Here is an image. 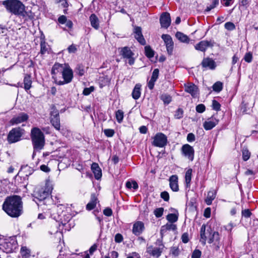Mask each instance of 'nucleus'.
Masks as SVG:
<instances>
[{"label": "nucleus", "instance_id": "bb28decb", "mask_svg": "<svg viewBox=\"0 0 258 258\" xmlns=\"http://www.w3.org/2000/svg\"><path fill=\"white\" fill-rule=\"evenodd\" d=\"M91 25L95 29L99 28V20L97 17L94 14L91 15L89 18Z\"/></svg>", "mask_w": 258, "mask_h": 258}, {"label": "nucleus", "instance_id": "f257e3e1", "mask_svg": "<svg viewBox=\"0 0 258 258\" xmlns=\"http://www.w3.org/2000/svg\"><path fill=\"white\" fill-rule=\"evenodd\" d=\"M3 210L12 218H18L23 212V203L20 196L13 195L8 197L2 206Z\"/></svg>", "mask_w": 258, "mask_h": 258}, {"label": "nucleus", "instance_id": "b1692460", "mask_svg": "<svg viewBox=\"0 0 258 258\" xmlns=\"http://www.w3.org/2000/svg\"><path fill=\"white\" fill-rule=\"evenodd\" d=\"M91 169L94 174L95 178L97 180L99 179L102 176V172L98 164L96 163H92Z\"/></svg>", "mask_w": 258, "mask_h": 258}, {"label": "nucleus", "instance_id": "864d4df0", "mask_svg": "<svg viewBox=\"0 0 258 258\" xmlns=\"http://www.w3.org/2000/svg\"><path fill=\"white\" fill-rule=\"evenodd\" d=\"M201 253V251L200 250L196 249L192 253L191 258H200Z\"/></svg>", "mask_w": 258, "mask_h": 258}, {"label": "nucleus", "instance_id": "338daca9", "mask_svg": "<svg viewBox=\"0 0 258 258\" xmlns=\"http://www.w3.org/2000/svg\"><path fill=\"white\" fill-rule=\"evenodd\" d=\"M181 239L183 243H187L189 240L188 234L186 233H183L181 236Z\"/></svg>", "mask_w": 258, "mask_h": 258}, {"label": "nucleus", "instance_id": "7ed1b4c3", "mask_svg": "<svg viewBox=\"0 0 258 258\" xmlns=\"http://www.w3.org/2000/svg\"><path fill=\"white\" fill-rule=\"evenodd\" d=\"M2 4L8 12L15 15H25V6L20 1L6 0Z\"/></svg>", "mask_w": 258, "mask_h": 258}, {"label": "nucleus", "instance_id": "6e6d98bb", "mask_svg": "<svg viewBox=\"0 0 258 258\" xmlns=\"http://www.w3.org/2000/svg\"><path fill=\"white\" fill-rule=\"evenodd\" d=\"M174 116L177 119L181 118V117H182L183 116V110L180 108L176 110Z\"/></svg>", "mask_w": 258, "mask_h": 258}, {"label": "nucleus", "instance_id": "a18cd8bd", "mask_svg": "<svg viewBox=\"0 0 258 258\" xmlns=\"http://www.w3.org/2000/svg\"><path fill=\"white\" fill-rule=\"evenodd\" d=\"M21 253L23 256L27 257L30 254V250L26 247H22L21 249Z\"/></svg>", "mask_w": 258, "mask_h": 258}, {"label": "nucleus", "instance_id": "c03bdc74", "mask_svg": "<svg viewBox=\"0 0 258 258\" xmlns=\"http://www.w3.org/2000/svg\"><path fill=\"white\" fill-rule=\"evenodd\" d=\"M219 4V0H213L212 4L208 6L206 9L207 12L210 11L211 10L215 8Z\"/></svg>", "mask_w": 258, "mask_h": 258}, {"label": "nucleus", "instance_id": "a211bd4d", "mask_svg": "<svg viewBox=\"0 0 258 258\" xmlns=\"http://www.w3.org/2000/svg\"><path fill=\"white\" fill-rule=\"evenodd\" d=\"M185 91L190 94L193 97H197L199 94V89L197 86L192 83L185 84Z\"/></svg>", "mask_w": 258, "mask_h": 258}, {"label": "nucleus", "instance_id": "72a5a7b5", "mask_svg": "<svg viewBox=\"0 0 258 258\" xmlns=\"http://www.w3.org/2000/svg\"><path fill=\"white\" fill-rule=\"evenodd\" d=\"M192 169L189 168L188 169L185 173V181L186 184V186H189L190 183L191 179V174H192Z\"/></svg>", "mask_w": 258, "mask_h": 258}, {"label": "nucleus", "instance_id": "3c124183", "mask_svg": "<svg viewBox=\"0 0 258 258\" xmlns=\"http://www.w3.org/2000/svg\"><path fill=\"white\" fill-rule=\"evenodd\" d=\"M252 59V55L250 52H248L245 54L244 59L247 62H250Z\"/></svg>", "mask_w": 258, "mask_h": 258}, {"label": "nucleus", "instance_id": "c9c22d12", "mask_svg": "<svg viewBox=\"0 0 258 258\" xmlns=\"http://www.w3.org/2000/svg\"><path fill=\"white\" fill-rule=\"evenodd\" d=\"M166 219L170 223H174L177 221L178 217L174 214H169L167 216Z\"/></svg>", "mask_w": 258, "mask_h": 258}, {"label": "nucleus", "instance_id": "f704fd0d", "mask_svg": "<svg viewBox=\"0 0 258 258\" xmlns=\"http://www.w3.org/2000/svg\"><path fill=\"white\" fill-rule=\"evenodd\" d=\"M222 88L223 84L220 82H217L213 85V89L215 92H219Z\"/></svg>", "mask_w": 258, "mask_h": 258}, {"label": "nucleus", "instance_id": "774afa93", "mask_svg": "<svg viewBox=\"0 0 258 258\" xmlns=\"http://www.w3.org/2000/svg\"><path fill=\"white\" fill-rule=\"evenodd\" d=\"M123 237L120 234H116L115 236V241L116 242H120L122 241Z\"/></svg>", "mask_w": 258, "mask_h": 258}, {"label": "nucleus", "instance_id": "9b49d317", "mask_svg": "<svg viewBox=\"0 0 258 258\" xmlns=\"http://www.w3.org/2000/svg\"><path fill=\"white\" fill-rule=\"evenodd\" d=\"M167 142L166 136L162 133H158L154 137L152 145L155 147L162 148L166 145Z\"/></svg>", "mask_w": 258, "mask_h": 258}, {"label": "nucleus", "instance_id": "393cba45", "mask_svg": "<svg viewBox=\"0 0 258 258\" xmlns=\"http://www.w3.org/2000/svg\"><path fill=\"white\" fill-rule=\"evenodd\" d=\"M202 65L204 68H209L212 70L214 69L216 67L215 61L209 58H204L202 62Z\"/></svg>", "mask_w": 258, "mask_h": 258}, {"label": "nucleus", "instance_id": "7c9ffc66", "mask_svg": "<svg viewBox=\"0 0 258 258\" xmlns=\"http://www.w3.org/2000/svg\"><path fill=\"white\" fill-rule=\"evenodd\" d=\"M32 80L30 75H26L24 79V85L25 90H28L31 87Z\"/></svg>", "mask_w": 258, "mask_h": 258}, {"label": "nucleus", "instance_id": "49530a36", "mask_svg": "<svg viewBox=\"0 0 258 258\" xmlns=\"http://www.w3.org/2000/svg\"><path fill=\"white\" fill-rule=\"evenodd\" d=\"M159 71L158 69H154L150 80L156 81L159 76Z\"/></svg>", "mask_w": 258, "mask_h": 258}, {"label": "nucleus", "instance_id": "e433bc0d", "mask_svg": "<svg viewBox=\"0 0 258 258\" xmlns=\"http://www.w3.org/2000/svg\"><path fill=\"white\" fill-rule=\"evenodd\" d=\"M126 186L128 188H133L134 189H137L139 187L137 182L135 181H133L132 182L127 181L126 182Z\"/></svg>", "mask_w": 258, "mask_h": 258}, {"label": "nucleus", "instance_id": "69168bd1", "mask_svg": "<svg viewBox=\"0 0 258 258\" xmlns=\"http://www.w3.org/2000/svg\"><path fill=\"white\" fill-rule=\"evenodd\" d=\"M69 53H75L77 51V48L75 45L72 44L68 48Z\"/></svg>", "mask_w": 258, "mask_h": 258}, {"label": "nucleus", "instance_id": "1a4fd4ad", "mask_svg": "<svg viewBox=\"0 0 258 258\" xmlns=\"http://www.w3.org/2000/svg\"><path fill=\"white\" fill-rule=\"evenodd\" d=\"M214 231L209 225L203 224L200 230V242L203 245L206 244V241L209 239Z\"/></svg>", "mask_w": 258, "mask_h": 258}, {"label": "nucleus", "instance_id": "c85d7f7f", "mask_svg": "<svg viewBox=\"0 0 258 258\" xmlns=\"http://www.w3.org/2000/svg\"><path fill=\"white\" fill-rule=\"evenodd\" d=\"M97 202V199L95 195H92L90 202L88 203L86 206V208L88 210H91L93 209Z\"/></svg>", "mask_w": 258, "mask_h": 258}, {"label": "nucleus", "instance_id": "6e6552de", "mask_svg": "<svg viewBox=\"0 0 258 258\" xmlns=\"http://www.w3.org/2000/svg\"><path fill=\"white\" fill-rule=\"evenodd\" d=\"M66 64L67 63L60 64L59 63H55L51 69L52 78L56 84H57L59 79L61 78V75L64 70V66L66 65Z\"/></svg>", "mask_w": 258, "mask_h": 258}, {"label": "nucleus", "instance_id": "de8ad7c7", "mask_svg": "<svg viewBox=\"0 0 258 258\" xmlns=\"http://www.w3.org/2000/svg\"><path fill=\"white\" fill-rule=\"evenodd\" d=\"M76 73L79 76H82L85 73V69L82 66L79 65L76 68Z\"/></svg>", "mask_w": 258, "mask_h": 258}, {"label": "nucleus", "instance_id": "5fc2aeb1", "mask_svg": "<svg viewBox=\"0 0 258 258\" xmlns=\"http://www.w3.org/2000/svg\"><path fill=\"white\" fill-rule=\"evenodd\" d=\"M104 134L108 137H111L114 134V132L112 129H105L104 131Z\"/></svg>", "mask_w": 258, "mask_h": 258}, {"label": "nucleus", "instance_id": "09e8293b", "mask_svg": "<svg viewBox=\"0 0 258 258\" xmlns=\"http://www.w3.org/2000/svg\"><path fill=\"white\" fill-rule=\"evenodd\" d=\"M220 103L216 100H214L212 101V107L213 109L215 110L218 111L220 109Z\"/></svg>", "mask_w": 258, "mask_h": 258}, {"label": "nucleus", "instance_id": "bf43d9fd", "mask_svg": "<svg viewBox=\"0 0 258 258\" xmlns=\"http://www.w3.org/2000/svg\"><path fill=\"white\" fill-rule=\"evenodd\" d=\"M251 215V213L248 209H245L242 211V215L245 218H248Z\"/></svg>", "mask_w": 258, "mask_h": 258}, {"label": "nucleus", "instance_id": "20e7f679", "mask_svg": "<svg viewBox=\"0 0 258 258\" xmlns=\"http://www.w3.org/2000/svg\"><path fill=\"white\" fill-rule=\"evenodd\" d=\"M52 188L48 186L36 187L34 191L33 196L39 202L43 201V204L48 205L51 203L49 196L51 192Z\"/></svg>", "mask_w": 258, "mask_h": 258}, {"label": "nucleus", "instance_id": "37998d69", "mask_svg": "<svg viewBox=\"0 0 258 258\" xmlns=\"http://www.w3.org/2000/svg\"><path fill=\"white\" fill-rule=\"evenodd\" d=\"M225 28L229 31H232L235 29V25L231 22H227L224 25Z\"/></svg>", "mask_w": 258, "mask_h": 258}, {"label": "nucleus", "instance_id": "0eeeda50", "mask_svg": "<svg viewBox=\"0 0 258 258\" xmlns=\"http://www.w3.org/2000/svg\"><path fill=\"white\" fill-rule=\"evenodd\" d=\"M24 134V130L20 127H16L11 130L7 136V141L10 144L19 142Z\"/></svg>", "mask_w": 258, "mask_h": 258}, {"label": "nucleus", "instance_id": "39448f33", "mask_svg": "<svg viewBox=\"0 0 258 258\" xmlns=\"http://www.w3.org/2000/svg\"><path fill=\"white\" fill-rule=\"evenodd\" d=\"M165 248V246L160 239H157L156 245H152L147 246L146 252L151 256L155 258L160 257Z\"/></svg>", "mask_w": 258, "mask_h": 258}, {"label": "nucleus", "instance_id": "6ab92c4d", "mask_svg": "<svg viewBox=\"0 0 258 258\" xmlns=\"http://www.w3.org/2000/svg\"><path fill=\"white\" fill-rule=\"evenodd\" d=\"M160 22L162 28H167L171 23L170 14L167 12L163 13L160 16Z\"/></svg>", "mask_w": 258, "mask_h": 258}, {"label": "nucleus", "instance_id": "ea45409f", "mask_svg": "<svg viewBox=\"0 0 258 258\" xmlns=\"http://www.w3.org/2000/svg\"><path fill=\"white\" fill-rule=\"evenodd\" d=\"M250 156V153L247 149L242 150V159L244 161L248 160Z\"/></svg>", "mask_w": 258, "mask_h": 258}, {"label": "nucleus", "instance_id": "a878e982", "mask_svg": "<svg viewBox=\"0 0 258 258\" xmlns=\"http://www.w3.org/2000/svg\"><path fill=\"white\" fill-rule=\"evenodd\" d=\"M141 85L139 84H136L132 93V97L134 99L137 100L140 97L141 94Z\"/></svg>", "mask_w": 258, "mask_h": 258}, {"label": "nucleus", "instance_id": "423d86ee", "mask_svg": "<svg viewBox=\"0 0 258 258\" xmlns=\"http://www.w3.org/2000/svg\"><path fill=\"white\" fill-rule=\"evenodd\" d=\"M64 70L61 74V78L58 81L57 85H63L70 83L73 78V72L69 64L64 65Z\"/></svg>", "mask_w": 258, "mask_h": 258}, {"label": "nucleus", "instance_id": "f03ea898", "mask_svg": "<svg viewBox=\"0 0 258 258\" xmlns=\"http://www.w3.org/2000/svg\"><path fill=\"white\" fill-rule=\"evenodd\" d=\"M31 138L34 148V152H39L45 144V138L43 133L38 127H33L31 131Z\"/></svg>", "mask_w": 258, "mask_h": 258}, {"label": "nucleus", "instance_id": "13d9d810", "mask_svg": "<svg viewBox=\"0 0 258 258\" xmlns=\"http://www.w3.org/2000/svg\"><path fill=\"white\" fill-rule=\"evenodd\" d=\"M241 6L247 8L251 2V0H239Z\"/></svg>", "mask_w": 258, "mask_h": 258}, {"label": "nucleus", "instance_id": "f8f14e48", "mask_svg": "<svg viewBox=\"0 0 258 258\" xmlns=\"http://www.w3.org/2000/svg\"><path fill=\"white\" fill-rule=\"evenodd\" d=\"M28 118V115L26 113L21 112L17 115L14 116L9 123L11 125H17L27 121Z\"/></svg>", "mask_w": 258, "mask_h": 258}, {"label": "nucleus", "instance_id": "58836bf2", "mask_svg": "<svg viewBox=\"0 0 258 258\" xmlns=\"http://www.w3.org/2000/svg\"><path fill=\"white\" fill-rule=\"evenodd\" d=\"M115 117L119 123H120L123 118V112L121 110H118L115 113Z\"/></svg>", "mask_w": 258, "mask_h": 258}, {"label": "nucleus", "instance_id": "a19ab883", "mask_svg": "<svg viewBox=\"0 0 258 258\" xmlns=\"http://www.w3.org/2000/svg\"><path fill=\"white\" fill-rule=\"evenodd\" d=\"M164 212V209L163 208H159L156 209L154 211V214L157 218L161 217Z\"/></svg>", "mask_w": 258, "mask_h": 258}, {"label": "nucleus", "instance_id": "4468645a", "mask_svg": "<svg viewBox=\"0 0 258 258\" xmlns=\"http://www.w3.org/2000/svg\"><path fill=\"white\" fill-rule=\"evenodd\" d=\"M120 55L123 58L128 59V63L130 65H133L135 62V59L133 57L134 53L131 51L130 48L127 47H124L121 48Z\"/></svg>", "mask_w": 258, "mask_h": 258}, {"label": "nucleus", "instance_id": "2eb2a0df", "mask_svg": "<svg viewBox=\"0 0 258 258\" xmlns=\"http://www.w3.org/2000/svg\"><path fill=\"white\" fill-rule=\"evenodd\" d=\"M214 42L213 40H203L195 45L196 50L201 51H205L209 47H212L214 46Z\"/></svg>", "mask_w": 258, "mask_h": 258}, {"label": "nucleus", "instance_id": "2f4dec72", "mask_svg": "<svg viewBox=\"0 0 258 258\" xmlns=\"http://www.w3.org/2000/svg\"><path fill=\"white\" fill-rule=\"evenodd\" d=\"M176 38L182 42H188L189 39L186 35L180 32H177L175 35Z\"/></svg>", "mask_w": 258, "mask_h": 258}, {"label": "nucleus", "instance_id": "0e129e2a", "mask_svg": "<svg viewBox=\"0 0 258 258\" xmlns=\"http://www.w3.org/2000/svg\"><path fill=\"white\" fill-rule=\"evenodd\" d=\"M67 21V17L64 15H62V16H60L58 19V22L62 24L66 23Z\"/></svg>", "mask_w": 258, "mask_h": 258}, {"label": "nucleus", "instance_id": "cd10ccee", "mask_svg": "<svg viewBox=\"0 0 258 258\" xmlns=\"http://www.w3.org/2000/svg\"><path fill=\"white\" fill-rule=\"evenodd\" d=\"M51 122L56 130H59L60 122L58 114L54 115L51 116Z\"/></svg>", "mask_w": 258, "mask_h": 258}, {"label": "nucleus", "instance_id": "052dcab7", "mask_svg": "<svg viewBox=\"0 0 258 258\" xmlns=\"http://www.w3.org/2000/svg\"><path fill=\"white\" fill-rule=\"evenodd\" d=\"M195 140V136L192 133H189L187 136V141L188 142H192Z\"/></svg>", "mask_w": 258, "mask_h": 258}, {"label": "nucleus", "instance_id": "4d7b16f0", "mask_svg": "<svg viewBox=\"0 0 258 258\" xmlns=\"http://www.w3.org/2000/svg\"><path fill=\"white\" fill-rule=\"evenodd\" d=\"M160 196L165 201H168L169 199V195L168 192L163 191L161 193Z\"/></svg>", "mask_w": 258, "mask_h": 258}, {"label": "nucleus", "instance_id": "4c0bfd02", "mask_svg": "<svg viewBox=\"0 0 258 258\" xmlns=\"http://www.w3.org/2000/svg\"><path fill=\"white\" fill-rule=\"evenodd\" d=\"M145 53L146 55L149 57L151 58L154 56V51L153 50L150 48V46H146L145 47Z\"/></svg>", "mask_w": 258, "mask_h": 258}, {"label": "nucleus", "instance_id": "aec40b11", "mask_svg": "<svg viewBox=\"0 0 258 258\" xmlns=\"http://www.w3.org/2000/svg\"><path fill=\"white\" fill-rule=\"evenodd\" d=\"M218 119L212 116L204 122L203 127L207 131L210 130L214 128L218 123Z\"/></svg>", "mask_w": 258, "mask_h": 258}, {"label": "nucleus", "instance_id": "4be33fe9", "mask_svg": "<svg viewBox=\"0 0 258 258\" xmlns=\"http://www.w3.org/2000/svg\"><path fill=\"white\" fill-rule=\"evenodd\" d=\"M134 36L138 41L142 45H145L146 41L142 33V29L140 27L135 26L134 29Z\"/></svg>", "mask_w": 258, "mask_h": 258}, {"label": "nucleus", "instance_id": "ddd939ff", "mask_svg": "<svg viewBox=\"0 0 258 258\" xmlns=\"http://www.w3.org/2000/svg\"><path fill=\"white\" fill-rule=\"evenodd\" d=\"M181 152L184 156L187 158L190 161H193L195 151L192 147L188 144H184L181 148Z\"/></svg>", "mask_w": 258, "mask_h": 258}, {"label": "nucleus", "instance_id": "e2e57ef3", "mask_svg": "<svg viewBox=\"0 0 258 258\" xmlns=\"http://www.w3.org/2000/svg\"><path fill=\"white\" fill-rule=\"evenodd\" d=\"M126 258H141L140 254L136 252H133L130 253Z\"/></svg>", "mask_w": 258, "mask_h": 258}, {"label": "nucleus", "instance_id": "680f3d73", "mask_svg": "<svg viewBox=\"0 0 258 258\" xmlns=\"http://www.w3.org/2000/svg\"><path fill=\"white\" fill-rule=\"evenodd\" d=\"M103 214L106 216H111L112 214V210L110 208H106L103 211Z\"/></svg>", "mask_w": 258, "mask_h": 258}, {"label": "nucleus", "instance_id": "79ce46f5", "mask_svg": "<svg viewBox=\"0 0 258 258\" xmlns=\"http://www.w3.org/2000/svg\"><path fill=\"white\" fill-rule=\"evenodd\" d=\"M161 99L166 104H169L171 101V97L167 94H163L161 96Z\"/></svg>", "mask_w": 258, "mask_h": 258}, {"label": "nucleus", "instance_id": "412c9836", "mask_svg": "<svg viewBox=\"0 0 258 258\" xmlns=\"http://www.w3.org/2000/svg\"><path fill=\"white\" fill-rule=\"evenodd\" d=\"M144 224L142 221L136 222L133 227V233L136 236L140 235L144 230Z\"/></svg>", "mask_w": 258, "mask_h": 258}, {"label": "nucleus", "instance_id": "dca6fc26", "mask_svg": "<svg viewBox=\"0 0 258 258\" xmlns=\"http://www.w3.org/2000/svg\"><path fill=\"white\" fill-rule=\"evenodd\" d=\"M161 38L163 40L169 54H171L173 50V42L171 37L168 34H163Z\"/></svg>", "mask_w": 258, "mask_h": 258}, {"label": "nucleus", "instance_id": "8fccbe9b", "mask_svg": "<svg viewBox=\"0 0 258 258\" xmlns=\"http://www.w3.org/2000/svg\"><path fill=\"white\" fill-rule=\"evenodd\" d=\"M94 87L93 86H91L89 88H86L84 89L83 94L84 95H89L91 92L94 91Z\"/></svg>", "mask_w": 258, "mask_h": 258}, {"label": "nucleus", "instance_id": "9d476101", "mask_svg": "<svg viewBox=\"0 0 258 258\" xmlns=\"http://www.w3.org/2000/svg\"><path fill=\"white\" fill-rule=\"evenodd\" d=\"M211 246L215 250H218L221 245L220 237L219 233L214 231L207 241Z\"/></svg>", "mask_w": 258, "mask_h": 258}, {"label": "nucleus", "instance_id": "c756f323", "mask_svg": "<svg viewBox=\"0 0 258 258\" xmlns=\"http://www.w3.org/2000/svg\"><path fill=\"white\" fill-rule=\"evenodd\" d=\"M215 197L216 192L214 190L210 191L208 193L207 197L205 200V202L208 205H210Z\"/></svg>", "mask_w": 258, "mask_h": 258}, {"label": "nucleus", "instance_id": "473e14b6", "mask_svg": "<svg viewBox=\"0 0 258 258\" xmlns=\"http://www.w3.org/2000/svg\"><path fill=\"white\" fill-rule=\"evenodd\" d=\"M40 53L42 54H44L46 52H48L49 46L44 39L41 40L40 42Z\"/></svg>", "mask_w": 258, "mask_h": 258}, {"label": "nucleus", "instance_id": "5701e85b", "mask_svg": "<svg viewBox=\"0 0 258 258\" xmlns=\"http://www.w3.org/2000/svg\"><path fill=\"white\" fill-rule=\"evenodd\" d=\"M170 187L173 191H177L179 190L178 183V176L176 175H173L169 178Z\"/></svg>", "mask_w": 258, "mask_h": 258}, {"label": "nucleus", "instance_id": "603ef678", "mask_svg": "<svg viewBox=\"0 0 258 258\" xmlns=\"http://www.w3.org/2000/svg\"><path fill=\"white\" fill-rule=\"evenodd\" d=\"M206 107L203 104H200L196 106V111L199 113H203L205 111Z\"/></svg>", "mask_w": 258, "mask_h": 258}, {"label": "nucleus", "instance_id": "f3484780", "mask_svg": "<svg viewBox=\"0 0 258 258\" xmlns=\"http://www.w3.org/2000/svg\"><path fill=\"white\" fill-rule=\"evenodd\" d=\"M1 245L6 252L9 253L12 252L15 248L16 242L14 239L8 238L5 239Z\"/></svg>", "mask_w": 258, "mask_h": 258}]
</instances>
